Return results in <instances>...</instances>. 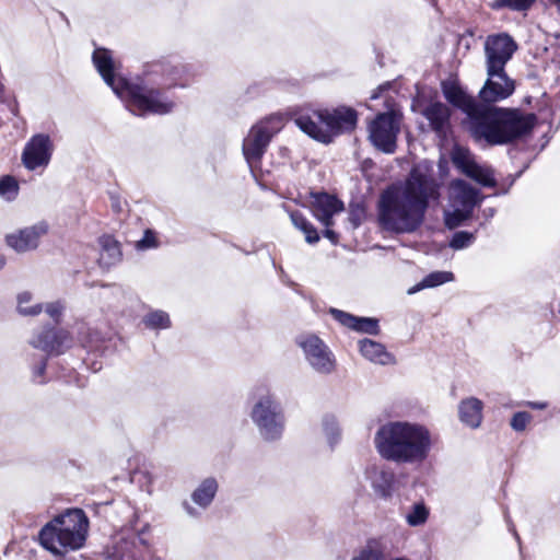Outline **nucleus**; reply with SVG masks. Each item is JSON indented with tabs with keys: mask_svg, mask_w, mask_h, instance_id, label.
Here are the masks:
<instances>
[{
	"mask_svg": "<svg viewBox=\"0 0 560 560\" xmlns=\"http://www.w3.org/2000/svg\"><path fill=\"white\" fill-rule=\"evenodd\" d=\"M487 79L479 90L478 102L454 81L443 82L444 97L466 114L464 121L477 142L500 145L527 135L535 125L533 114L517 109L488 106L509 98L515 91V81L505 69H486Z\"/></svg>",
	"mask_w": 560,
	"mask_h": 560,
	"instance_id": "1",
	"label": "nucleus"
},
{
	"mask_svg": "<svg viewBox=\"0 0 560 560\" xmlns=\"http://www.w3.org/2000/svg\"><path fill=\"white\" fill-rule=\"evenodd\" d=\"M93 63L105 83L126 103L135 115H164L172 112L173 100L167 91L176 84L177 71L163 63L150 66L142 75L130 81L118 75L112 52L96 48L92 56Z\"/></svg>",
	"mask_w": 560,
	"mask_h": 560,
	"instance_id": "2",
	"label": "nucleus"
},
{
	"mask_svg": "<svg viewBox=\"0 0 560 560\" xmlns=\"http://www.w3.org/2000/svg\"><path fill=\"white\" fill-rule=\"evenodd\" d=\"M378 455L397 464H413L427 459L432 441L429 429L417 422L388 421L374 436Z\"/></svg>",
	"mask_w": 560,
	"mask_h": 560,
	"instance_id": "3",
	"label": "nucleus"
},
{
	"mask_svg": "<svg viewBox=\"0 0 560 560\" xmlns=\"http://www.w3.org/2000/svg\"><path fill=\"white\" fill-rule=\"evenodd\" d=\"M439 196V185L429 165L420 163L405 184L392 185L381 195L378 210H427Z\"/></svg>",
	"mask_w": 560,
	"mask_h": 560,
	"instance_id": "4",
	"label": "nucleus"
},
{
	"mask_svg": "<svg viewBox=\"0 0 560 560\" xmlns=\"http://www.w3.org/2000/svg\"><path fill=\"white\" fill-rule=\"evenodd\" d=\"M89 524V517L82 509H68L42 527L38 541L43 548L57 556L67 550H79L86 541Z\"/></svg>",
	"mask_w": 560,
	"mask_h": 560,
	"instance_id": "5",
	"label": "nucleus"
},
{
	"mask_svg": "<svg viewBox=\"0 0 560 560\" xmlns=\"http://www.w3.org/2000/svg\"><path fill=\"white\" fill-rule=\"evenodd\" d=\"M294 121L311 138L329 143L335 135L354 129L358 115L353 108L341 106L332 110L318 109L302 113Z\"/></svg>",
	"mask_w": 560,
	"mask_h": 560,
	"instance_id": "6",
	"label": "nucleus"
},
{
	"mask_svg": "<svg viewBox=\"0 0 560 560\" xmlns=\"http://www.w3.org/2000/svg\"><path fill=\"white\" fill-rule=\"evenodd\" d=\"M249 418L262 442H281L287 428V417L281 401L275 394L260 395L252 406Z\"/></svg>",
	"mask_w": 560,
	"mask_h": 560,
	"instance_id": "7",
	"label": "nucleus"
},
{
	"mask_svg": "<svg viewBox=\"0 0 560 560\" xmlns=\"http://www.w3.org/2000/svg\"><path fill=\"white\" fill-rule=\"evenodd\" d=\"M401 115L395 110L381 113L369 124V140L380 151L392 154L397 148Z\"/></svg>",
	"mask_w": 560,
	"mask_h": 560,
	"instance_id": "8",
	"label": "nucleus"
},
{
	"mask_svg": "<svg viewBox=\"0 0 560 560\" xmlns=\"http://www.w3.org/2000/svg\"><path fill=\"white\" fill-rule=\"evenodd\" d=\"M280 130L278 118H267L255 124L243 140V154L252 166L260 161L271 138Z\"/></svg>",
	"mask_w": 560,
	"mask_h": 560,
	"instance_id": "9",
	"label": "nucleus"
},
{
	"mask_svg": "<svg viewBox=\"0 0 560 560\" xmlns=\"http://www.w3.org/2000/svg\"><path fill=\"white\" fill-rule=\"evenodd\" d=\"M298 345L303 349L308 364L320 374H330L336 366L332 352L316 335L300 338Z\"/></svg>",
	"mask_w": 560,
	"mask_h": 560,
	"instance_id": "10",
	"label": "nucleus"
},
{
	"mask_svg": "<svg viewBox=\"0 0 560 560\" xmlns=\"http://www.w3.org/2000/svg\"><path fill=\"white\" fill-rule=\"evenodd\" d=\"M453 164L466 176L477 183L492 187L497 180L493 170L488 165L478 164L470 151L466 148L455 145L451 153Z\"/></svg>",
	"mask_w": 560,
	"mask_h": 560,
	"instance_id": "11",
	"label": "nucleus"
},
{
	"mask_svg": "<svg viewBox=\"0 0 560 560\" xmlns=\"http://www.w3.org/2000/svg\"><path fill=\"white\" fill-rule=\"evenodd\" d=\"M516 49L517 45L510 35H489L485 40L486 69H505Z\"/></svg>",
	"mask_w": 560,
	"mask_h": 560,
	"instance_id": "12",
	"label": "nucleus"
},
{
	"mask_svg": "<svg viewBox=\"0 0 560 560\" xmlns=\"http://www.w3.org/2000/svg\"><path fill=\"white\" fill-rule=\"evenodd\" d=\"M30 345L46 355H59L70 348L71 337L67 330L49 326L34 332Z\"/></svg>",
	"mask_w": 560,
	"mask_h": 560,
	"instance_id": "13",
	"label": "nucleus"
},
{
	"mask_svg": "<svg viewBox=\"0 0 560 560\" xmlns=\"http://www.w3.org/2000/svg\"><path fill=\"white\" fill-rule=\"evenodd\" d=\"M54 144L48 135L38 133L33 136L22 153L24 166L30 171L46 167L51 159Z\"/></svg>",
	"mask_w": 560,
	"mask_h": 560,
	"instance_id": "14",
	"label": "nucleus"
},
{
	"mask_svg": "<svg viewBox=\"0 0 560 560\" xmlns=\"http://www.w3.org/2000/svg\"><path fill=\"white\" fill-rule=\"evenodd\" d=\"M425 212H378L381 229L389 233H412L423 222Z\"/></svg>",
	"mask_w": 560,
	"mask_h": 560,
	"instance_id": "15",
	"label": "nucleus"
},
{
	"mask_svg": "<svg viewBox=\"0 0 560 560\" xmlns=\"http://www.w3.org/2000/svg\"><path fill=\"white\" fill-rule=\"evenodd\" d=\"M218 489L219 483L214 477L203 479L190 494V499L197 508L185 500L182 502L183 510L189 517L199 518L202 511H206L212 504Z\"/></svg>",
	"mask_w": 560,
	"mask_h": 560,
	"instance_id": "16",
	"label": "nucleus"
},
{
	"mask_svg": "<svg viewBox=\"0 0 560 560\" xmlns=\"http://www.w3.org/2000/svg\"><path fill=\"white\" fill-rule=\"evenodd\" d=\"M48 225L44 222L33 226L21 229L16 232L9 233L4 237L7 246L16 254H25L38 247L39 238L46 234Z\"/></svg>",
	"mask_w": 560,
	"mask_h": 560,
	"instance_id": "17",
	"label": "nucleus"
},
{
	"mask_svg": "<svg viewBox=\"0 0 560 560\" xmlns=\"http://www.w3.org/2000/svg\"><path fill=\"white\" fill-rule=\"evenodd\" d=\"M328 314L341 326L360 334L377 336L380 334L378 319L375 317L357 316L342 310L330 307Z\"/></svg>",
	"mask_w": 560,
	"mask_h": 560,
	"instance_id": "18",
	"label": "nucleus"
},
{
	"mask_svg": "<svg viewBox=\"0 0 560 560\" xmlns=\"http://www.w3.org/2000/svg\"><path fill=\"white\" fill-rule=\"evenodd\" d=\"M444 224L448 230L458 226H471L477 222L478 228H483L493 218L494 212H443Z\"/></svg>",
	"mask_w": 560,
	"mask_h": 560,
	"instance_id": "19",
	"label": "nucleus"
},
{
	"mask_svg": "<svg viewBox=\"0 0 560 560\" xmlns=\"http://www.w3.org/2000/svg\"><path fill=\"white\" fill-rule=\"evenodd\" d=\"M423 116L428 119L431 128L439 136H445L450 128L451 109L447 105L441 102L429 104L424 110Z\"/></svg>",
	"mask_w": 560,
	"mask_h": 560,
	"instance_id": "20",
	"label": "nucleus"
},
{
	"mask_svg": "<svg viewBox=\"0 0 560 560\" xmlns=\"http://www.w3.org/2000/svg\"><path fill=\"white\" fill-rule=\"evenodd\" d=\"M483 404L476 397L463 399L458 405L459 420L471 429L480 427L482 421Z\"/></svg>",
	"mask_w": 560,
	"mask_h": 560,
	"instance_id": "21",
	"label": "nucleus"
},
{
	"mask_svg": "<svg viewBox=\"0 0 560 560\" xmlns=\"http://www.w3.org/2000/svg\"><path fill=\"white\" fill-rule=\"evenodd\" d=\"M450 198L465 208H474L479 203V191L464 180H454L450 186Z\"/></svg>",
	"mask_w": 560,
	"mask_h": 560,
	"instance_id": "22",
	"label": "nucleus"
},
{
	"mask_svg": "<svg viewBox=\"0 0 560 560\" xmlns=\"http://www.w3.org/2000/svg\"><path fill=\"white\" fill-rule=\"evenodd\" d=\"M98 242L101 246L98 264L102 268L109 269L121 261L122 253L118 241L112 235H103Z\"/></svg>",
	"mask_w": 560,
	"mask_h": 560,
	"instance_id": "23",
	"label": "nucleus"
},
{
	"mask_svg": "<svg viewBox=\"0 0 560 560\" xmlns=\"http://www.w3.org/2000/svg\"><path fill=\"white\" fill-rule=\"evenodd\" d=\"M395 482V472L389 468H381L378 470H374L371 477V486L374 493L384 500L392 498Z\"/></svg>",
	"mask_w": 560,
	"mask_h": 560,
	"instance_id": "24",
	"label": "nucleus"
},
{
	"mask_svg": "<svg viewBox=\"0 0 560 560\" xmlns=\"http://www.w3.org/2000/svg\"><path fill=\"white\" fill-rule=\"evenodd\" d=\"M361 354L369 361L386 365L394 362V357L386 350V348L372 339H362L359 342Z\"/></svg>",
	"mask_w": 560,
	"mask_h": 560,
	"instance_id": "25",
	"label": "nucleus"
},
{
	"mask_svg": "<svg viewBox=\"0 0 560 560\" xmlns=\"http://www.w3.org/2000/svg\"><path fill=\"white\" fill-rule=\"evenodd\" d=\"M48 357L35 353L28 357L30 382L32 384L43 386L49 382L47 375Z\"/></svg>",
	"mask_w": 560,
	"mask_h": 560,
	"instance_id": "26",
	"label": "nucleus"
},
{
	"mask_svg": "<svg viewBox=\"0 0 560 560\" xmlns=\"http://www.w3.org/2000/svg\"><path fill=\"white\" fill-rule=\"evenodd\" d=\"M455 278L452 271L436 270L428 273L423 279L416 285L408 290V294H415L423 289L435 288L444 283L453 281Z\"/></svg>",
	"mask_w": 560,
	"mask_h": 560,
	"instance_id": "27",
	"label": "nucleus"
},
{
	"mask_svg": "<svg viewBox=\"0 0 560 560\" xmlns=\"http://www.w3.org/2000/svg\"><path fill=\"white\" fill-rule=\"evenodd\" d=\"M303 206L306 207V205ZM307 206H312L314 210H345L342 201L325 191L310 192Z\"/></svg>",
	"mask_w": 560,
	"mask_h": 560,
	"instance_id": "28",
	"label": "nucleus"
},
{
	"mask_svg": "<svg viewBox=\"0 0 560 560\" xmlns=\"http://www.w3.org/2000/svg\"><path fill=\"white\" fill-rule=\"evenodd\" d=\"M291 222L305 235V241L308 244H316L319 240V233L316 228L308 222L302 214V212H289Z\"/></svg>",
	"mask_w": 560,
	"mask_h": 560,
	"instance_id": "29",
	"label": "nucleus"
},
{
	"mask_svg": "<svg viewBox=\"0 0 560 560\" xmlns=\"http://www.w3.org/2000/svg\"><path fill=\"white\" fill-rule=\"evenodd\" d=\"M322 425L328 445L334 450L341 440V429L336 417L332 415H325L322 420Z\"/></svg>",
	"mask_w": 560,
	"mask_h": 560,
	"instance_id": "30",
	"label": "nucleus"
},
{
	"mask_svg": "<svg viewBox=\"0 0 560 560\" xmlns=\"http://www.w3.org/2000/svg\"><path fill=\"white\" fill-rule=\"evenodd\" d=\"M480 228L478 225L474 229V231H456L453 233L452 237L448 241V246L454 250H462L468 248L476 241V234Z\"/></svg>",
	"mask_w": 560,
	"mask_h": 560,
	"instance_id": "31",
	"label": "nucleus"
},
{
	"mask_svg": "<svg viewBox=\"0 0 560 560\" xmlns=\"http://www.w3.org/2000/svg\"><path fill=\"white\" fill-rule=\"evenodd\" d=\"M142 322L149 329H167L172 325L170 315L162 310L149 312L144 315Z\"/></svg>",
	"mask_w": 560,
	"mask_h": 560,
	"instance_id": "32",
	"label": "nucleus"
},
{
	"mask_svg": "<svg viewBox=\"0 0 560 560\" xmlns=\"http://www.w3.org/2000/svg\"><path fill=\"white\" fill-rule=\"evenodd\" d=\"M429 517V509L423 502L415 503L411 511L407 514L406 521L409 526L417 527L427 522Z\"/></svg>",
	"mask_w": 560,
	"mask_h": 560,
	"instance_id": "33",
	"label": "nucleus"
},
{
	"mask_svg": "<svg viewBox=\"0 0 560 560\" xmlns=\"http://www.w3.org/2000/svg\"><path fill=\"white\" fill-rule=\"evenodd\" d=\"M359 556L364 560H384L385 551L382 542L377 539H369Z\"/></svg>",
	"mask_w": 560,
	"mask_h": 560,
	"instance_id": "34",
	"label": "nucleus"
},
{
	"mask_svg": "<svg viewBox=\"0 0 560 560\" xmlns=\"http://www.w3.org/2000/svg\"><path fill=\"white\" fill-rule=\"evenodd\" d=\"M19 190L18 182L12 176L0 178V197L5 200H12L16 197Z\"/></svg>",
	"mask_w": 560,
	"mask_h": 560,
	"instance_id": "35",
	"label": "nucleus"
},
{
	"mask_svg": "<svg viewBox=\"0 0 560 560\" xmlns=\"http://www.w3.org/2000/svg\"><path fill=\"white\" fill-rule=\"evenodd\" d=\"M535 0H494L493 8L502 9L509 8L512 11H527L532 8Z\"/></svg>",
	"mask_w": 560,
	"mask_h": 560,
	"instance_id": "36",
	"label": "nucleus"
},
{
	"mask_svg": "<svg viewBox=\"0 0 560 560\" xmlns=\"http://www.w3.org/2000/svg\"><path fill=\"white\" fill-rule=\"evenodd\" d=\"M135 247L138 250H148V249L159 247V241L156 238V233L151 229H147L144 231L142 237L136 242Z\"/></svg>",
	"mask_w": 560,
	"mask_h": 560,
	"instance_id": "37",
	"label": "nucleus"
},
{
	"mask_svg": "<svg viewBox=\"0 0 560 560\" xmlns=\"http://www.w3.org/2000/svg\"><path fill=\"white\" fill-rule=\"evenodd\" d=\"M532 418L533 416L527 411H517L511 418L510 425L515 432H523Z\"/></svg>",
	"mask_w": 560,
	"mask_h": 560,
	"instance_id": "38",
	"label": "nucleus"
},
{
	"mask_svg": "<svg viewBox=\"0 0 560 560\" xmlns=\"http://www.w3.org/2000/svg\"><path fill=\"white\" fill-rule=\"evenodd\" d=\"M368 218V212H349L347 219V230L354 231L358 229Z\"/></svg>",
	"mask_w": 560,
	"mask_h": 560,
	"instance_id": "39",
	"label": "nucleus"
},
{
	"mask_svg": "<svg viewBox=\"0 0 560 560\" xmlns=\"http://www.w3.org/2000/svg\"><path fill=\"white\" fill-rule=\"evenodd\" d=\"M62 308L63 307L59 302H52L46 305L45 311L51 318L58 320V317L61 315Z\"/></svg>",
	"mask_w": 560,
	"mask_h": 560,
	"instance_id": "40",
	"label": "nucleus"
},
{
	"mask_svg": "<svg viewBox=\"0 0 560 560\" xmlns=\"http://www.w3.org/2000/svg\"><path fill=\"white\" fill-rule=\"evenodd\" d=\"M317 220L323 224L325 225L326 228H329L330 225H332V218H334V214H337L338 212H313Z\"/></svg>",
	"mask_w": 560,
	"mask_h": 560,
	"instance_id": "41",
	"label": "nucleus"
},
{
	"mask_svg": "<svg viewBox=\"0 0 560 560\" xmlns=\"http://www.w3.org/2000/svg\"><path fill=\"white\" fill-rule=\"evenodd\" d=\"M18 310H19V313L24 316H35V315H38L43 311V306H42V304H35L30 307L19 306Z\"/></svg>",
	"mask_w": 560,
	"mask_h": 560,
	"instance_id": "42",
	"label": "nucleus"
},
{
	"mask_svg": "<svg viewBox=\"0 0 560 560\" xmlns=\"http://www.w3.org/2000/svg\"><path fill=\"white\" fill-rule=\"evenodd\" d=\"M323 235L328 238L330 241V243L332 245H337L338 242H339V235L337 232H335L334 230H330V229H326L324 232H323Z\"/></svg>",
	"mask_w": 560,
	"mask_h": 560,
	"instance_id": "43",
	"label": "nucleus"
},
{
	"mask_svg": "<svg viewBox=\"0 0 560 560\" xmlns=\"http://www.w3.org/2000/svg\"><path fill=\"white\" fill-rule=\"evenodd\" d=\"M32 300L30 292H22L18 295L19 306H23L24 303H28Z\"/></svg>",
	"mask_w": 560,
	"mask_h": 560,
	"instance_id": "44",
	"label": "nucleus"
},
{
	"mask_svg": "<svg viewBox=\"0 0 560 560\" xmlns=\"http://www.w3.org/2000/svg\"><path fill=\"white\" fill-rule=\"evenodd\" d=\"M526 405L534 410H542L547 408L546 401H527Z\"/></svg>",
	"mask_w": 560,
	"mask_h": 560,
	"instance_id": "45",
	"label": "nucleus"
},
{
	"mask_svg": "<svg viewBox=\"0 0 560 560\" xmlns=\"http://www.w3.org/2000/svg\"><path fill=\"white\" fill-rule=\"evenodd\" d=\"M388 88V83L380 85L376 91H374L371 95V100H376L380 97L382 91Z\"/></svg>",
	"mask_w": 560,
	"mask_h": 560,
	"instance_id": "46",
	"label": "nucleus"
},
{
	"mask_svg": "<svg viewBox=\"0 0 560 560\" xmlns=\"http://www.w3.org/2000/svg\"><path fill=\"white\" fill-rule=\"evenodd\" d=\"M8 258L4 254L0 253V272L5 268Z\"/></svg>",
	"mask_w": 560,
	"mask_h": 560,
	"instance_id": "47",
	"label": "nucleus"
},
{
	"mask_svg": "<svg viewBox=\"0 0 560 560\" xmlns=\"http://www.w3.org/2000/svg\"><path fill=\"white\" fill-rule=\"evenodd\" d=\"M548 4L555 7L557 12L560 14V0H547Z\"/></svg>",
	"mask_w": 560,
	"mask_h": 560,
	"instance_id": "48",
	"label": "nucleus"
},
{
	"mask_svg": "<svg viewBox=\"0 0 560 560\" xmlns=\"http://www.w3.org/2000/svg\"><path fill=\"white\" fill-rule=\"evenodd\" d=\"M148 530H149V524H144L143 527L138 530L137 536L138 537L143 536L145 533H148Z\"/></svg>",
	"mask_w": 560,
	"mask_h": 560,
	"instance_id": "49",
	"label": "nucleus"
},
{
	"mask_svg": "<svg viewBox=\"0 0 560 560\" xmlns=\"http://www.w3.org/2000/svg\"><path fill=\"white\" fill-rule=\"evenodd\" d=\"M138 539H139L141 545L148 546L149 542H148V540L145 538H143V536L138 537Z\"/></svg>",
	"mask_w": 560,
	"mask_h": 560,
	"instance_id": "50",
	"label": "nucleus"
},
{
	"mask_svg": "<svg viewBox=\"0 0 560 560\" xmlns=\"http://www.w3.org/2000/svg\"><path fill=\"white\" fill-rule=\"evenodd\" d=\"M510 529L513 532L514 537H515V538H516V540L520 542V540H521V539H520V536H518V534L516 533L515 528L513 527V528H510Z\"/></svg>",
	"mask_w": 560,
	"mask_h": 560,
	"instance_id": "51",
	"label": "nucleus"
},
{
	"mask_svg": "<svg viewBox=\"0 0 560 560\" xmlns=\"http://www.w3.org/2000/svg\"><path fill=\"white\" fill-rule=\"evenodd\" d=\"M351 560H364L360 556L353 557Z\"/></svg>",
	"mask_w": 560,
	"mask_h": 560,
	"instance_id": "52",
	"label": "nucleus"
}]
</instances>
